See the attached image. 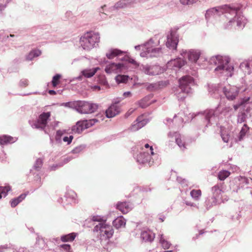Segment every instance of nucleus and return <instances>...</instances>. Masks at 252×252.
<instances>
[{"label": "nucleus", "instance_id": "obj_23", "mask_svg": "<svg viewBox=\"0 0 252 252\" xmlns=\"http://www.w3.org/2000/svg\"><path fill=\"white\" fill-rule=\"evenodd\" d=\"M116 208L123 214H126L132 208V205L127 202H118L116 204Z\"/></svg>", "mask_w": 252, "mask_h": 252}, {"label": "nucleus", "instance_id": "obj_8", "mask_svg": "<svg viewBox=\"0 0 252 252\" xmlns=\"http://www.w3.org/2000/svg\"><path fill=\"white\" fill-rule=\"evenodd\" d=\"M99 38L98 33L88 32L80 38V43L84 50H90L97 45Z\"/></svg>", "mask_w": 252, "mask_h": 252}, {"label": "nucleus", "instance_id": "obj_55", "mask_svg": "<svg viewBox=\"0 0 252 252\" xmlns=\"http://www.w3.org/2000/svg\"><path fill=\"white\" fill-rule=\"evenodd\" d=\"M121 60L122 61H126V62L129 63H131L134 65H138V63H137V62L135 61V60H134L133 59L131 58H130V57H123L121 59Z\"/></svg>", "mask_w": 252, "mask_h": 252}, {"label": "nucleus", "instance_id": "obj_54", "mask_svg": "<svg viewBox=\"0 0 252 252\" xmlns=\"http://www.w3.org/2000/svg\"><path fill=\"white\" fill-rule=\"evenodd\" d=\"M199 0H180V3L183 5H191L196 3Z\"/></svg>", "mask_w": 252, "mask_h": 252}, {"label": "nucleus", "instance_id": "obj_27", "mask_svg": "<svg viewBox=\"0 0 252 252\" xmlns=\"http://www.w3.org/2000/svg\"><path fill=\"white\" fill-rule=\"evenodd\" d=\"M236 180L239 182V187L242 188H252V185L250 182L249 179L245 176H240L236 178Z\"/></svg>", "mask_w": 252, "mask_h": 252}, {"label": "nucleus", "instance_id": "obj_21", "mask_svg": "<svg viewBox=\"0 0 252 252\" xmlns=\"http://www.w3.org/2000/svg\"><path fill=\"white\" fill-rule=\"evenodd\" d=\"M155 237V234L150 229H144L141 231L140 239L142 242L151 243L153 241Z\"/></svg>", "mask_w": 252, "mask_h": 252}, {"label": "nucleus", "instance_id": "obj_58", "mask_svg": "<svg viewBox=\"0 0 252 252\" xmlns=\"http://www.w3.org/2000/svg\"><path fill=\"white\" fill-rule=\"evenodd\" d=\"M169 84L168 80L158 81V89L166 87Z\"/></svg>", "mask_w": 252, "mask_h": 252}, {"label": "nucleus", "instance_id": "obj_52", "mask_svg": "<svg viewBox=\"0 0 252 252\" xmlns=\"http://www.w3.org/2000/svg\"><path fill=\"white\" fill-rule=\"evenodd\" d=\"M65 133V130H58L56 132L55 135V139L57 142H60L61 140V137Z\"/></svg>", "mask_w": 252, "mask_h": 252}, {"label": "nucleus", "instance_id": "obj_39", "mask_svg": "<svg viewBox=\"0 0 252 252\" xmlns=\"http://www.w3.org/2000/svg\"><path fill=\"white\" fill-rule=\"evenodd\" d=\"M201 195L202 192L200 189H193L190 192V195L195 201H199L201 198Z\"/></svg>", "mask_w": 252, "mask_h": 252}, {"label": "nucleus", "instance_id": "obj_37", "mask_svg": "<svg viewBox=\"0 0 252 252\" xmlns=\"http://www.w3.org/2000/svg\"><path fill=\"white\" fill-rule=\"evenodd\" d=\"M252 64V63L248 62H244L240 64V68L246 73L250 74L252 72V67L251 68L250 67Z\"/></svg>", "mask_w": 252, "mask_h": 252}, {"label": "nucleus", "instance_id": "obj_47", "mask_svg": "<svg viewBox=\"0 0 252 252\" xmlns=\"http://www.w3.org/2000/svg\"><path fill=\"white\" fill-rule=\"evenodd\" d=\"M45 246V243L43 238L37 236L36 241L35 244V247H38L39 249L43 248Z\"/></svg>", "mask_w": 252, "mask_h": 252}, {"label": "nucleus", "instance_id": "obj_62", "mask_svg": "<svg viewBox=\"0 0 252 252\" xmlns=\"http://www.w3.org/2000/svg\"><path fill=\"white\" fill-rule=\"evenodd\" d=\"M185 203L187 205L189 206L192 207H194V208H195L197 209H198V208H199L197 204L193 203V202H191V201H185Z\"/></svg>", "mask_w": 252, "mask_h": 252}, {"label": "nucleus", "instance_id": "obj_17", "mask_svg": "<svg viewBox=\"0 0 252 252\" xmlns=\"http://www.w3.org/2000/svg\"><path fill=\"white\" fill-rule=\"evenodd\" d=\"M186 63V61L185 60L177 58L168 61L166 66L168 69L177 71L181 68Z\"/></svg>", "mask_w": 252, "mask_h": 252}, {"label": "nucleus", "instance_id": "obj_60", "mask_svg": "<svg viewBox=\"0 0 252 252\" xmlns=\"http://www.w3.org/2000/svg\"><path fill=\"white\" fill-rule=\"evenodd\" d=\"M177 180L178 182H179L180 184H181L183 186H188V182L185 179H182L181 177H177Z\"/></svg>", "mask_w": 252, "mask_h": 252}, {"label": "nucleus", "instance_id": "obj_42", "mask_svg": "<svg viewBox=\"0 0 252 252\" xmlns=\"http://www.w3.org/2000/svg\"><path fill=\"white\" fill-rule=\"evenodd\" d=\"M78 101H70L65 103H63L61 105L66 107L74 109L77 111L78 105Z\"/></svg>", "mask_w": 252, "mask_h": 252}, {"label": "nucleus", "instance_id": "obj_59", "mask_svg": "<svg viewBox=\"0 0 252 252\" xmlns=\"http://www.w3.org/2000/svg\"><path fill=\"white\" fill-rule=\"evenodd\" d=\"M221 136L224 142L227 143L228 142L229 136L227 133L222 132L221 134Z\"/></svg>", "mask_w": 252, "mask_h": 252}, {"label": "nucleus", "instance_id": "obj_35", "mask_svg": "<svg viewBox=\"0 0 252 252\" xmlns=\"http://www.w3.org/2000/svg\"><path fill=\"white\" fill-rule=\"evenodd\" d=\"M86 148L85 144H81L74 148L70 152L73 156H76V158L78 157L79 155L82 153Z\"/></svg>", "mask_w": 252, "mask_h": 252}, {"label": "nucleus", "instance_id": "obj_20", "mask_svg": "<svg viewBox=\"0 0 252 252\" xmlns=\"http://www.w3.org/2000/svg\"><path fill=\"white\" fill-rule=\"evenodd\" d=\"M124 68L125 65L122 63H111L106 65L105 71L108 74L118 73L121 72Z\"/></svg>", "mask_w": 252, "mask_h": 252}, {"label": "nucleus", "instance_id": "obj_34", "mask_svg": "<svg viewBox=\"0 0 252 252\" xmlns=\"http://www.w3.org/2000/svg\"><path fill=\"white\" fill-rule=\"evenodd\" d=\"M126 224V220L122 217H118L113 221V225L118 229L122 226H124Z\"/></svg>", "mask_w": 252, "mask_h": 252}, {"label": "nucleus", "instance_id": "obj_15", "mask_svg": "<svg viewBox=\"0 0 252 252\" xmlns=\"http://www.w3.org/2000/svg\"><path fill=\"white\" fill-rule=\"evenodd\" d=\"M76 197L77 194L73 190L67 188L64 198H60L58 201L64 205L72 202L75 203Z\"/></svg>", "mask_w": 252, "mask_h": 252}, {"label": "nucleus", "instance_id": "obj_31", "mask_svg": "<svg viewBox=\"0 0 252 252\" xmlns=\"http://www.w3.org/2000/svg\"><path fill=\"white\" fill-rule=\"evenodd\" d=\"M153 96V94H150L142 99H141L140 101L138 102V105L139 107H140L142 108H145L147 107L148 106H149L152 102H154L156 101V100L152 101L151 102H150V100L151 98H152Z\"/></svg>", "mask_w": 252, "mask_h": 252}, {"label": "nucleus", "instance_id": "obj_3", "mask_svg": "<svg viewBox=\"0 0 252 252\" xmlns=\"http://www.w3.org/2000/svg\"><path fill=\"white\" fill-rule=\"evenodd\" d=\"M231 110L229 107L221 108L219 106L215 110H207L199 114L197 117L203 120L204 125L207 127L212 125H217L219 118L226 116L227 113Z\"/></svg>", "mask_w": 252, "mask_h": 252}, {"label": "nucleus", "instance_id": "obj_40", "mask_svg": "<svg viewBox=\"0 0 252 252\" xmlns=\"http://www.w3.org/2000/svg\"><path fill=\"white\" fill-rule=\"evenodd\" d=\"M155 67L151 66H144L143 68L144 72L149 75H155L157 74L156 70H154Z\"/></svg>", "mask_w": 252, "mask_h": 252}, {"label": "nucleus", "instance_id": "obj_64", "mask_svg": "<svg viewBox=\"0 0 252 252\" xmlns=\"http://www.w3.org/2000/svg\"><path fill=\"white\" fill-rule=\"evenodd\" d=\"M166 50H162L161 49H160L158 48V57L160 56V55L164 54L165 56H168L170 54V53L168 52V53H166Z\"/></svg>", "mask_w": 252, "mask_h": 252}, {"label": "nucleus", "instance_id": "obj_1", "mask_svg": "<svg viewBox=\"0 0 252 252\" xmlns=\"http://www.w3.org/2000/svg\"><path fill=\"white\" fill-rule=\"evenodd\" d=\"M221 15V20L225 21L223 24L224 29H230L235 26L243 29L247 23V19L243 15L239 8L228 5L207 10L205 17L207 23L214 24L215 20Z\"/></svg>", "mask_w": 252, "mask_h": 252}, {"label": "nucleus", "instance_id": "obj_5", "mask_svg": "<svg viewBox=\"0 0 252 252\" xmlns=\"http://www.w3.org/2000/svg\"><path fill=\"white\" fill-rule=\"evenodd\" d=\"M92 220L93 221L99 222L94 226V231L99 232L100 242L102 243L103 240H105L108 243L109 239L114 233V230L111 226L107 224L105 221H101L102 219L100 216H94L92 217Z\"/></svg>", "mask_w": 252, "mask_h": 252}, {"label": "nucleus", "instance_id": "obj_53", "mask_svg": "<svg viewBox=\"0 0 252 252\" xmlns=\"http://www.w3.org/2000/svg\"><path fill=\"white\" fill-rule=\"evenodd\" d=\"M42 163H43L42 160L40 158H38L36 159L35 163L33 165V167L35 170L38 171L40 169V168L41 167V166L42 165Z\"/></svg>", "mask_w": 252, "mask_h": 252}, {"label": "nucleus", "instance_id": "obj_56", "mask_svg": "<svg viewBox=\"0 0 252 252\" xmlns=\"http://www.w3.org/2000/svg\"><path fill=\"white\" fill-rule=\"evenodd\" d=\"M28 84L29 81L27 79H22L20 81L19 83V86L21 87H25L27 86Z\"/></svg>", "mask_w": 252, "mask_h": 252}, {"label": "nucleus", "instance_id": "obj_30", "mask_svg": "<svg viewBox=\"0 0 252 252\" xmlns=\"http://www.w3.org/2000/svg\"><path fill=\"white\" fill-rule=\"evenodd\" d=\"M222 192L223 191L220 187L218 185L214 186L211 189V195L220 201L221 200V195Z\"/></svg>", "mask_w": 252, "mask_h": 252}, {"label": "nucleus", "instance_id": "obj_46", "mask_svg": "<svg viewBox=\"0 0 252 252\" xmlns=\"http://www.w3.org/2000/svg\"><path fill=\"white\" fill-rule=\"evenodd\" d=\"M230 174V172L227 170H221L218 174V178L219 180L223 181L228 177Z\"/></svg>", "mask_w": 252, "mask_h": 252}, {"label": "nucleus", "instance_id": "obj_32", "mask_svg": "<svg viewBox=\"0 0 252 252\" xmlns=\"http://www.w3.org/2000/svg\"><path fill=\"white\" fill-rule=\"evenodd\" d=\"M99 69L98 67L92 68H86L81 71V74L85 78H91Z\"/></svg>", "mask_w": 252, "mask_h": 252}, {"label": "nucleus", "instance_id": "obj_49", "mask_svg": "<svg viewBox=\"0 0 252 252\" xmlns=\"http://www.w3.org/2000/svg\"><path fill=\"white\" fill-rule=\"evenodd\" d=\"M145 86L149 92L156 91L158 89V84L156 83H146Z\"/></svg>", "mask_w": 252, "mask_h": 252}, {"label": "nucleus", "instance_id": "obj_4", "mask_svg": "<svg viewBox=\"0 0 252 252\" xmlns=\"http://www.w3.org/2000/svg\"><path fill=\"white\" fill-rule=\"evenodd\" d=\"M250 97L241 99L237 104L234 105V109L237 110L240 108L237 115V123H246L247 119L251 117L252 112V101H250Z\"/></svg>", "mask_w": 252, "mask_h": 252}, {"label": "nucleus", "instance_id": "obj_12", "mask_svg": "<svg viewBox=\"0 0 252 252\" xmlns=\"http://www.w3.org/2000/svg\"><path fill=\"white\" fill-rule=\"evenodd\" d=\"M179 43V35L173 31L170 32V33L167 35L166 46L171 50V53H174L177 50V47Z\"/></svg>", "mask_w": 252, "mask_h": 252}, {"label": "nucleus", "instance_id": "obj_44", "mask_svg": "<svg viewBox=\"0 0 252 252\" xmlns=\"http://www.w3.org/2000/svg\"><path fill=\"white\" fill-rule=\"evenodd\" d=\"M76 158V156H73V155H69L67 157L63 158L62 160L59 162V167H62L64 164L67 163L71 160Z\"/></svg>", "mask_w": 252, "mask_h": 252}, {"label": "nucleus", "instance_id": "obj_24", "mask_svg": "<svg viewBox=\"0 0 252 252\" xmlns=\"http://www.w3.org/2000/svg\"><path fill=\"white\" fill-rule=\"evenodd\" d=\"M120 113V107L111 105L105 111L106 117L108 118H112Z\"/></svg>", "mask_w": 252, "mask_h": 252}, {"label": "nucleus", "instance_id": "obj_63", "mask_svg": "<svg viewBox=\"0 0 252 252\" xmlns=\"http://www.w3.org/2000/svg\"><path fill=\"white\" fill-rule=\"evenodd\" d=\"M123 99H124V98H121V97L115 98L113 100L112 104L111 105H114L115 106H118L117 105V104L119 102H120Z\"/></svg>", "mask_w": 252, "mask_h": 252}, {"label": "nucleus", "instance_id": "obj_36", "mask_svg": "<svg viewBox=\"0 0 252 252\" xmlns=\"http://www.w3.org/2000/svg\"><path fill=\"white\" fill-rule=\"evenodd\" d=\"M77 236V233L72 232L66 235H63L61 237V240L63 242H72Z\"/></svg>", "mask_w": 252, "mask_h": 252}, {"label": "nucleus", "instance_id": "obj_18", "mask_svg": "<svg viewBox=\"0 0 252 252\" xmlns=\"http://www.w3.org/2000/svg\"><path fill=\"white\" fill-rule=\"evenodd\" d=\"M223 92L229 100H233L237 96L239 89L234 86L227 85L223 88Z\"/></svg>", "mask_w": 252, "mask_h": 252}, {"label": "nucleus", "instance_id": "obj_10", "mask_svg": "<svg viewBox=\"0 0 252 252\" xmlns=\"http://www.w3.org/2000/svg\"><path fill=\"white\" fill-rule=\"evenodd\" d=\"M98 108L96 103L79 100L77 111L81 114H91L96 111Z\"/></svg>", "mask_w": 252, "mask_h": 252}, {"label": "nucleus", "instance_id": "obj_41", "mask_svg": "<svg viewBox=\"0 0 252 252\" xmlns=\"http://www.w3.org/2000/svg\"><path fill=\"white\" fill-rule=\"evenodd\" d=\"M159 242L162 247L165 250L169 249L171 245V243L163 236V235H161L160 236Z\"/></svg>", "mask_w": 252, "mask_h": 252}, {"label": "nucleus", "instance_id": "obj_33", "mask_svg": "<svg viewBox=\"0 0 252 252\" xmlns=\"http://www.w3.org/2000/svg\"><path fill=\"white\" fill-rule=\"evenodd\" d=\"M27 194L23 193L20 195L19 196L12 199L10 201V205L11 207H15L18 204L22 202L26 197Z\"/></svg>", "mask_w": 252, "mask_h": 252}, {"label": "nucleus", "instance_id": "obj_16", "mask_svg": "<svg viewBox=\"0 0 252 252\" xmlns=\"http://www.w3.org/2000/svg\"><path fill=\"white\" fill-rule=\"evenodd\" d=\"M149 120L144 115H141L138 117L136 120L130 126L131 130L136 131L144 126L148 122Z\"/></svg>", "mask_w": 252, "mask_h": 252}, {"label": "nucleus", "instance_id": "obj_7", "mask_svg": "<svg viewBox=\"0 0 252 252\" xmlns=\"http://www.w3.org/2000/svg\"><path fill=\"white\" fill-rule=\"evenodd\" d=\"M157 44L153 38H150L144 44L138 45L134 47L136 50H140L142 48L140 55L141 57L152 58L158 55Z\"/></svg>", "mask_w": 252, "mask_h": 252}, {"label": "nucleus", "instance_id": "obj_22", "mask_svg": "<svg viewBox=\"0 0 252 252\" xmlns=\"http://www.w3.org/2000/svg\"><path fill=\"white\" fill-rule=\"evenodd\" d=\"M136 0H120L114 6L111 8V10L123 8L133 4L136 3Z\"/></svg>", "mask_w": 252, "mask_h": 252}, {"label": "nucleus", "instance_id": "obj_13", "mask_svg": "<svg viewBox=\"0 0 252 252\" xmlns=\"http://www.w3.org/2000/svg\"><path fill=\"white\" fill-rule=\"evenodd\" d=\"M98 121L96 119H92L89 120L78 121L76 124L72 127V131L74 133H80L83 130L94 125Z\"/></svg>", "mask_w": 252, "mask_h": 252}, {"label": "nucleus", "instance_id": "obj_6", "mask_svg": "<svg viewBox=\"0 0 252 252\" xmlns=\"http://www.w3.org/2000/svg\"><path fill=\"white\" fill-rule=\"evenodd\" d=\"M179 90L180 92L176 94L179 100H183L186 97V94L192 92V87L194 86L193 77L189 75L183 76L179 80Z\"/></svg>", "mask_w": 252, "mask_h": 252}, {"label": "nucleus", "instance_id": "obj_14", "mask_svg": "<svg viewBox=\"0 0 252 252\" xmlns=\"http://www.w3.org/2000/svg\"><path fill=\"white\" fill-rule=\"evenodd\" d=\"M180 55L185 58L187 56L188 60L192 63H196L199 59L201 52L197 49L185 50L182 49L180 51Z\"/></svg>", "mask_w": 252, "mask_h": 252}, {"label": "nucleus", "instance_id": "obj_61", "mask_svg": "<svg viewBox=\"0 0 252 252\" xmlns=\"http://www.w3.org/2000/svg\"><path fill=\"white\" fill-rule=\"evenodd\" d=\"M98 81L100 83L103 85H107L108 84V82L104 76H102L100 77Z\"/></svg>", "mask_w": 252, "mask_h": 252}, {"label": "nucleus", "instance_id": "obj_26", "mask_svg": "<svg viewBox=\"0 0 252 252\" xmlns=\"http://www.w3.org/2000/svg\"><path fill=\"white\" fill-rule=\"evenodd\" d=\"M134 147L136 148L137 149H139L147 152H148L147 149L149 148L150 155H153L154 154L153 147L152 146H150L148 143H146L145 140L139 142L135 146H134Z\"/></svg>", "mask_w": 252, "mask_h": 252}, {"label": "nucleus", "instance_id": "obj_19", "mask_svg": "<svg viewBox=\"0 0 252 252\" xmlns=\"http://www.w3.org/2000/svg\"><path fill=\"white\" fill-rule=\"evenodd\" d=\"M168 136L170 138L175 137L176 143L181 150L184 151L186 149L185 137L183 135L177 132L170 131L168 134Z\"/></svg>", "mask_w": 252, "mask_h": 252}, {"label": "nucleus", "instance_id": "obj_45", "mask_svg": "<svg viewBox=\"0 0 252 252\" xmlns=\"http://www.w3.org/2000/svg\"><path fill=\"white\" fill-rule=\"evenodd\" d=\"M129 77L127 75H118L115 77L116 81L118 83H126Z\"/></svg>", "mask_w": 252, "mask_h": 252}, {"label": "nucleus", "instance_id": "obj_11", "mask_svg": "<svg viewBox=\"0 0 252 252\" xmlns=\"http://www.w3.org/2000/svg\"><path fill=\"white\" fill-rule=\"evenodd\" d=\"M51 116L50 112H43L41 114L36 121H29V123L31 126L33 128L40 129L44 130L46 127L48 120Z\"/></svg>", "mask_w": 252, "mask_h": 252}, {"label": "nucleus", "instance_id": "obj_51", "mask_svg": "<svg viewBox=\"0 0 252 252\" xmlns=\"http://www.w3.org/2000/svg\"><path fill=\"white\" fill-rule=\"evenodd\" d=\"M61 78V75L56 74L53 77L52 84L53 87H56L60 83V80Z\"/></svg>", "mask_w": 252, "mask_h": 252}, {"label": "nucleus", "instance_id": "obj_2", "mask_svg": "<svg viewBox=\"0 0 252 252\" xmlns=\"http://www.w3.org/2000/svg\"><path fill=\"white\" fill-rule=\"evenodd\" d=\"M230 61L228 56L218 55L212 57L209 63L216 66L214 72L217 76L228 78L233 75L234 71V66Z\"/></svg>", "mask_w": 252, "mask_h": 252}, {"label": "nucleus", "instance_id": "obj_9", "mask_svg": "<svg viewBox=\"0 0 252 252\" xmlns=\"http://www.w3.org/2000/svg\"><path fill=\"white\" fill-rule=\"evenodd\" d=\"M135 147H133L131 150V154L133 158L137 163L140 164H147L149 166L153 165L154 159L151 158V155L148 152L141 150Z\"/></svg>", "mask_w": 252, "mask_h": 252}, {"label": "nucleus", "instance_id": "obj_57", "mask_svg": "<svg viewBox=\"0 0 252 252\" xmlns=\"http://www.w3.org/2000/svg\"><path fill=\"white\" fill-rule=\"evenodd\" d=\"M73 139V136L72 135H70L69 137H68V136L63 137V140L64 142H66L67 145H69L71 143Z\"/></svg>", "mask_w": 252, "mask_h": 252}, {"label": "nucleus", "instance_id": "obj_29", "mask_svg": "<svg viewBox=\"0 0 252 252\" xmlns=\"http://www.w3.org/2000/svg\"><path fill=\"white\" fill-rule=\"evenodd\" d=\"M220 201L212 195L208 196L205 202V205L207 209H209L214 206L220 203Z\"/></svg>", "mask_w": 252, "mask_h": 252}, {"label": "nucleus", "instance_id": "obj_50", "mask_svg": "<svg viewBox=\"0 0 252 252\" xmlns=\"http://www.w3.org/2000/svg\"><path fill=\"white\" fill-rule=\"evenodd\" d=\"M0 252H16V251L11 246L5 245L0 246Z\"/></svg>", "mask_w": 252, "mask_h": 252}, {"label": "nucleus", "instance_id": "obj_43", "mask_svg": "<svg viewBox=\"0 0 252 252\" xmlns=\"http://www.w3.org/2000/svg\"><path fill=\"white\" fill-rule=\"evenodd\" d=\"M41 54V52L38 50L32 51L27 56L26 59L28 61H32L35 57L39 56Z\"/></svg>", "mask_w": 252, "mask_h": 252}, {"label": "nucleus", "instance_id": "obj_25", "mask_svg": "<svg viewBox=\"0 0 252 252\" xmlns=\"http://www.w3.org/2000/svg\"><path fill=\"white\" fill-rule=\"evenodd\" d=\"M17 140L16 137H13L8 135H0V145L3 146L15 142Z\"/></svg>", "mask_w": 252, "mask_h": 252}, {"label": "nucleus", "instance_id": "obj_38", "mask_svg": "<svg viewBox=\"0 0 252 252\" xmlns=\"http://www.w3.org/2000/svg\"><path fill=\"white\" fill-rule=\"evenodd\" d=\"M249 131V127L247 126V124H244L243 127L241 128L238 135L239 140L241 141L243 140Z\"/></svg>", "mask_w": 252, "mask_h": 252}, {"label": "nucleus", "instance_id": "obj_48", "mask_svg": "<svg viewBox=\"0 0 252 252\" xmlns=\"http://www.w3.org/2000/svg\"><path fill=\"white\" fill-rule=\"evenodd\" d=\"M10 187L9 186L5 187L0 186V199L2 198V195H3L4 197L6 196L7 194V192L10 190Z\"/></svg>", "mask_w": 252, "mask_h": 252}, {"label": "nucleus", "instance_id": "obj_28", "mask_svg": "<svg viewBox=\"0 0 252 252\" xmlns=\"http://www.w3.org/2000/svg\"><path fill=\"white\" fill-rule=\"evenodd\" d=\"M125 53V52L118 49H110L106 53V57L110 60Z\"/></svg>", "mask_w": 252, "mask_h": 252}]
</instances>
